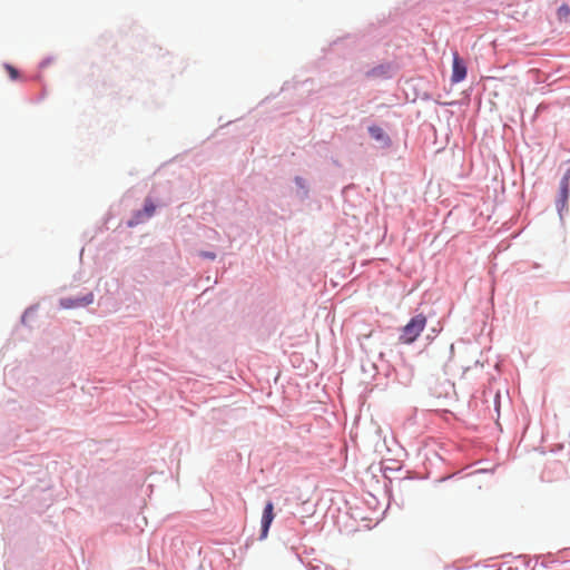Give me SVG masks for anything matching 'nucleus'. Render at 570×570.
Wrapping results in <instances>:
<instances>
[{
  "label": "nucleus",
  "mask_w": 570,
  "mask_h": 570,
  "mask_svg": "<svg viewBox=\"0 0 570 570\" xmlns=\"http://www.w3.org/2000/svg\"><path fill=\"white\" fill-rule=\"evenodd\" d=\"M274 504L272 501H268L265 504L263 515H262V531H261V539H266L269 527L274 520Z\"/></svg>",
  "instance_id": "2"
},
{
  "label": "nucleus",
  "mask_w": 570,
  "mask_h": 570,
  "mask_svg": "<svg viewBox=\"0 0 570 570\" xmlns=\"http://www.w3.org/2000/svg\"><path fill=\"white\" fill-rule=\"evenodd\" d=\"M200 256L208 258V259H214L216 257V255L212 252H202Z\"/></svg>",
  "instance_id": "10"
},
{
  "label": "nucleus",
  "mask_w": 570,
  "mask_h": 570,
  "mask_svg": "<svg viewBox=\"0 0 570 570\" xmlns=\"http://www.w3.org/2000/svg\"><path fill=\"white\" fill-rule=\"evenodd\" d=\"M466 76V68L464 62L461 60L459 55L455 52L453 56V72H452V82H460Z\"/></svg>",
  "instance_id": "4"
},
{
  "label": "nucleus",
  "mask_w": 570,
  "mask_h": 570,
  "mask_svg": "<svg viewBox=\"0 0 570 570\" xmlns=\"http://www.w3.org/2000/svg\"><path fill=\"white\" fill-rule=\"evenodd\" d=\"M558 18L559 20H568L570 18V8L568 4H562L558 9Z\"/></svg>",
  "instance_id": "8"
},
{
  "label": "nucleus",
  "mask_w": 570,
  "mask_h": 570,
  "mask_svg": "<svg viewBox=\"0 0 570 570\" xmlns=\"http://www.w3.org/2000/svg\"><path fill=\"white\" fill-rule=\"evenodd\" d=\"M569 189H570V171H568L560 181V196H559V203L561 204V207H564L568 197H569Z\"/></svg>",
  "instance_id": "5"
},
{
  "label": "nucleus",
  "mask_w": 570,
  "mask_h": 570,
  "mask_svg": "<svg viewBox=\"0 0 570 570\" xmlns=\"http://www.w3.org/2000/svg\"><path fill=\"white\" fill-rule=\"evenodd\" d=\"M375 73H376V70H375V69H373V70L371 71V75H375Z\"/></svg>",
  "instance_id": "11"
},
{
  "label": "nucleus",
  "mask_w": 570,
  "mask_h": 570,
  "mask_svg": "<svg viewBox=\"0 0 570 570\" xmlns=\"http://www.w3.org/2000/svg\"><path fill=\"white\" fill-rule=\"evenodd\" d=\"M4 69L8 71L9 76L12 80L18 79L19 72L14 67H12L11 65H6Z\"/></svg>",
  "instance_id": "9"
},
{
  "label": "nucleus",
  "mask_w": 570,
  "mask_h": 570,
  "mask_svg": "<svg viewBox=\"0 0 570 570\" xmlns=\"http://www.w3.org/2000/svg\"><path fill=\"white\" fill-rule=\"evenodd\" d=\"M368 132L375 140H383L385 138V134L381 127L371 126Z\"/></svg>",
  "instance_id": "7"
},
{
  "label": "nucleus",
  "mask_w": 570,
  "mask_h": 570,
  "mask_svg": "<svg viewBox=\"0 0 570 570\" xmlns=\"http://www.w3.org/2000/svg\"><path fill=\"white\" fill-rule=\"evenodd\" d=\"M156 210V206L150 199H147L144 206V209L141 212H138L136 215V223H139L141 220V216H145L146 218H150Z\"/></svg>",
  "instance_id": "6"
},
{
  "label": "nucleus",
  "mask_w": 570,
  "mask_h": 570,
  "mask_svg": "<svg viewBox=\"0 0 570 570\" xmlns=\"http://www.w3.org/2000/svg\"><path fill=\"white\" fill-rule=\"evenodd\" d=\"M426 317L423 314L413 316L406 325L401 328L399 343L409 345L415 342L426 326Z\"/></svg>",
  "instance_id": "1"
},
{
  "label": "nucleus",
  "mask_w": 570,
  "mask_h": 570,
  "mask_svg": "<svg viewBox=\"0 0 570 570\" xmlns=\"http://www.w3.org/2000/svg\"><path fill=\"white\" fill-rule=\"evenodd\" d=\"M94 302V294L88 293L85 296L76 298H65L61 301V305L65 308H75L80 306H87Z\"/></svg>",
  "instance_id": "3"
}]
</instances>
